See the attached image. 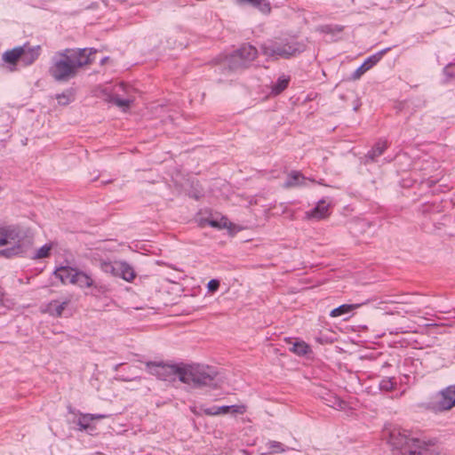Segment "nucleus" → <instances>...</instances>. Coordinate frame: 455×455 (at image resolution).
I'll return each instance as SVG.
<instances>
[{
    "instance_id": "f257e3e1",
    "label": "nucleus",
    "mask_w": 455,
    "mask_h": 455,
    "mask_svg": "<svg viewBox=\"0 0 455 455\" xmlns=\"http://www.w3.org/2000/svg\"><path fill=\"white\" fill-rule=\"evenodd\" d=\"M94 48L65 49L51 60L49 75L57 82H68L78 74L79 68L94 62Z\"/></svg>"
},
{
    "instance_id": "f03ea898",
    "label": "nucleus",
    "mask_w": 455,
    "mask_h": 455,
    "mask_svg": "<svg viewBox=\"0 0 455 455\" xmlns=\"http://www.w3.org/2000/svg\"><path fill=\"white\" fill-rule=\"evenodd\" d=\"M388 443L395 455H446L438 451L433 442H426L416 433L402 427L390 430Z\"/></svg>"
},
{
    "instance_id": "7ed1b4c3",
    "label": "nucleus",
    "mask_w": 455,
    "mask_h": 455,
    "mask_svg": "<svg viewBox=\"0 0 455 455\" xmlns=\"http://www.w3.org/2000/svg\"><path fill=\"white\" fill-rule=\"evenodd\" d=\"M186 381L183 383L193 385L195 387L204 386L217 387L218 372L213 367L198 365L196 367L185 364Z\"/></svg>"
},
{
    "instance_id": "20e7f679",
    "label": "nucleus",
    "mask_w": 455,
    "mask_h": 455,
    "mask_svg": "<svg viewBox=\"0 0 455 455\" xmlns=\"http://www.w3.org/2000/svg\"><path fill=\"white\" fill-rule=\"evenodd\" d=\"M146 368L150 374L161 380L174 381L178 377L182 383L186 381L184 363L148 362Z\"/></svg>"
},
{
    "instance_id": "39448f33",
    "label": "nucleus",
    "mask_w": 455,
    "mask_h": 455,
    "mask_svg": "<svg viewBox=\"0 0 455 455\" xmlns=\"http://www.w3.org/2000/svg\"><path fill=\"white\" fill-rule=\"evenodd\" d=\"M257 55L258 50L254 46L244 44L227 56L226 65L233 72L243 70L251 66Z\"/></svg>"
},
{
    "instance_id": "423d86ee",
    "label": "nucleus",
    "mask_w": 455,
    "mask_h": 455,
    "mask_svg": "<svg viewBox=\"0 0 455 455\" xmlns=\"http://www.w3.org/2000/svg\"><path fill=\"white\" fill-rule=\"evenodd\" d=\"M439 399L428 403L434 412H443L455 406V385L449 386L439 394Z\"/></svg>"
},
{
    "instance_id": "0eeeda50",
    "label": "nucleus",
    "mask_w": 455,
    "mask_h": 455,
    "mask_svg": "<svg viewBox=\"0 0 455 455\" xmlns=\"http://www.w3.org/2000/svg\"><path fill=\"white\" fill-rule=\"evenodd\" d=\"M25 234L18 225L0 226V246L12 243H20Z\"/></svg>"
},
{
    "instance_id": "6e6552de",
    "label": "nucleus",
    "mask_w": 455,
    "mask_h": 455,
    "mask_svg": "<svg viewBox=\"0 0 455 455\" xmlns=\"http://www.w3.org/2000/svg\"><path fill=\"white\" fill-rule=\"evenodd\" d=\"M390 49V47H387L368 57L363 63L354 71L351 78L353 80L359 79L366 71L374 67Z\"/></svg>"
},
{
    "instance_id": "1a4fd4ad",
    "label": "nucleus",
    "mask_w": 455,
    "mask_h": 455,
    "mask_svg": "<svg viewBox=\"0 0 455 455\" xmlns=\"http://www.w3.org/2000/svg\"><path fill=\"white\" fill-rule=\"evenodd\" d=\"M105 270L111 271L114 275L121 276L127 282H132L136 276L133 267L126 262H116L114 265L107 264Z\"/></svg>"
},
{
    "instance_id": "9d476101",
    "label": "nucleus",
    "mask_w": 455,
    "mask_h": 455,
    "mask_svg": "<svg viewBox=\"0 0 455 455\" xmlns=\"http://www.w3.org/2000/svg\"><path fill=\"white\" fill-rule=\"evenodd\" d=\"M261 51L267 57L288 59L289 52L283 49V41H267L261 45Z\"/></svg>"
},
{
    "instance_id": "9b49d317",
    "label": "nucleus",
    "mask_w": 455,
    "mask_h": 455,
    "mask_svg": "<svg viewBox=\"0 0 455 455\" xmlns=\"http://www.w3.org/2000/svg\"><path fill=\"white\" fill-rule=\"evenodd\" d=\"M69 304V299L62 300L52 299L44 306V308L42 311L53 317H61Z\"/></svg>"
},
{
    "instance_id": "f8f14e48",
    "label": "nucleus",
    "mask_w": 455,
    "mask_h": 455,
    "mask_svg": "<svg viewBox=\"0 0 455 455\" xmlns=\"http://www.w3.org/2000/svg\"><path fill=\"white\" fill-rule=\"evenodd\" d=\"M20 47L23 48V54L20 57V62L23 66L32 65L38 59L41 47L39 45L30 46L28 43L24 44Z\"/></svg>"
},
{
    "instance_id": "ddd939ff",
    "label": "nucleus",
    "mask_w": 455,
    "mask_h": 455,
    "mask_svg": "<svg viewBox=\"0 0 455 455\" xmlns=\"http://www.w3.org/2000/svg\"><path fill=\"white\" fill-rule=\"evenodd\" d=\"M329 208L330 205L326 204L325 200L321 199L316 205L309 212H307L306 214L307 219H315L317 220H323L330 215Z\"/></svg>"
},
{
    "instance_id": "4468645a",
    "label": "nucleus",
    "mask_w": 455,
    "mask_h": 455,
    "mask_svg": "<svg viewBox=\"0 0 455 455\" xmlns=\"http://www.w3.org/2000/svg\"><path fill=\"white\" fill-rule=\"evenodd\" d=\"M388 144L387 140H378L371 150L365 155V163H374L377 161V158L383 155V153L387 148Z\"/></svg>"
},
{
    "instance_id": "2eb2a0df",
    "label": "nucleus",
    "mask_w": 455,
    "mask_h": 455,
    "mask_svg": "<svg viewBox=\"0 0 455 455\" xmlns=\"http://www.w3.org/2000/svg\"><path fill=\"white\" fill-rule=\"evenodd\" d=\"M23 48L17 46L12 50L6 51L3 53L2 60L12 66H16L20 61V57L23 54Z\"/></svg>"
},
{
    "instance_id": "dca6fc26",
    "label": "nucleus",
    "mask_w": 455,
    "mask_h": 455,
    "mask_svg": "<svg viewBox=\"0 0 455 455\" xmlns=\"http://www.w3.org/2000/svg\"><path fill=\"white\" fill-rule=\"evenodd\" d=\"M288 343H290L291 345V347L289 348L290 351L299 356H305L312 352L309 345H307L305 341H302V340L292 341L291 339H289Z\"/></svg>"
},
{
    "instance_id": "f3484780",
    "label": "nucleus",
    "mask_w": 455,
    "mask_h": 455,
    "mask_svg": "<svg viewBox=\"0 0 455 455\" xmlns=\"http://www.w3.org/2000/svg\"><path fill=\"white\" fill-rule=\"evenodd\" d=\"M306 178L302 175L301 172L298 171H292L287 177L283 184V188H290L294 187H299L305 185Z\"/></svg>"
},
{
    "instance_id": "a211bd4d",
    "label": "nucleus",
    "mask_w": 455,
    "mask_h": 455,
    "mask_svg": "<svg viewBox=\"0 0 455 455\" xmlns=\"http://www.w3.org/2000/svg\"><path fill=\"white\" fill-rule=\"evenodd\" d=\"M283 49L289 52L288 59L294 57L306 50V45L298 41L283 42Z\"/></svg>"
},
{
    "instance_id": "6ab92c4d",
    "label": "nucleus",
    "mask_w": 455,
    "mask_h": 455,
    "mask_svg": "<svg viewBox=\"0 0 455 455\" xmlns=\"http://www.w3.org/2000/svg\"><path fill=\"white\" fill-rule=\"evenodd\" d=\"M70 283L77 284L80 287H91L93 285L92 279L82 271H76L70 279Z\"/></svg>"
},
{
    "instance_id": "aec40b11",
    "label": "nucleus",
    "mask_w": 455,
    "mask_h": 455,
    "mask_svg": "<svg viewBox=\"0 0 455 455\" xmlns=\"http://www.w3.org/2000/svg\"><path fill=\"white\" fill-rule=\"evenodd\" d=\"M76 270H75L73 267L68 266H62L58 267L53 275L56 278H59L62 283H70V279H72V276Z\"/></svg>"
},
{
    "instance_id": "412c9836",
    "label": "nucleus",
    "mask_w": 455,
    "mask_h": 455,
    "mask_svg": "<svg viewBox=\"0 0 455 455\" xmlns=\"http://www.w3.org/2000/svg\"><path fill=\"white\" fill-rule=\"evenodd\" d=\"M266 447L267 451L262 452V455H273L275 453L285 452L286 451L290 450L288 446H285L283 443L274 440L267 441L266 443Z\"/></svg>"
},
{
    "instance_id": "4be33fe9",
    "label": "nucleus",
    "mask_w": 455,
    "mask_h": 455,
    "mask_svg": "<svg viewBox=\"0 0 455 455\" xmlns=\"http://www.w3.org/2000/svg\"><path fill=\"white\" fill-rule=\"evenodd\" d=\"M240 4H249L258 8L263 13H269L271 11L270 4L267 0H235Z\"/></svg>"
},
{
    "instance_id": "5701e85b",
    "label": "nucleus",
    "mask_w": 455,
    "mask_h": 455,
    "mask_svg": "<svg viewBox=\"0 0 455 455\" xmlns=\"http://www.w3.org/2000/svg\"><path fill=\"white\" fill-rule=\"evenodd\" d=\"M290 76L282 75L278 77L277 81L273 84L271 88V92L274 95H278L282 93L289 85Z\"/></svg>"
},
{
    "instance_id": "b1692460",
    "label": "nucleus",
    "mask_w": 455,
    "mask_h": 455,
    "mask_svg": "<svg viewBox=\"0 0 455 455\" xmlns=\"http://www.w3.org/2000/svg\"><path fill=\"white\" fill-rule=\"evenodd\" d=\"M359 307H360L359 304H355V305L343 304V305L339 306L338 307L333 308L330 313V316L331 317L342 316V315L350 314L353 311V309L357 308Z\"/></svg>"
},
{
    "instance_id": "393cba45",
    "label": "nucleus",
    "mask_w": 455,
    "mask_h": 455,
    "mask_svg": "<svg viewBox=\"0 0 455 455\" xmlns=\"http://www.w3.org/2000/svg\"><path fill=\"white\" fill-rule=\"evenodd\" d=\"M212 228H215L218 229L227 228H228V224H231L227 217L221 216L220 218H215L211 216L204 220Z\"/></svg>"
},
{
    "instance_id": "a878e982",
    "label": "nucleus",
    "mask_w": 455,
    "mask_h": 455,
    "mask_svg": "<svg viewBox=\"0 0 455 455\" xmlns=\"http://www.w3.org/2000/svg\"><path fill=\"white\" fill-rule=\"evenodd\" d=\"M218 415L220 414H243L246 411V407L244 405H223L218 406Z\"/></svg>"
},
{
    "instance_id": "bb28decb",
    "label": "nucleus",
    "mask_w": 455,
    "mask_h": 455,
    "mask_svg": "<svg viewBox=\"0 0 455 455\" xmlns=\"http://www.w3.org/2000/svg\"><path fill=\"white\" fill-rule=\"evenodd\" d=\"M92 417L90 413L88 414H81V416L77 419V425L79 426L80 430L84 431H92L96 427L92 424Z\"/></svg>"
},
{
    "instance_id": "cd10ccee",
    "label": "nucleus",
    "mask_w": 455,
    "mask_h": 455,
    "mask_svg": "<svg viewBox=\"0 0 455 455\" xmlns=\"http://www.w3.org/2000/svg\"><path fill=\"white\" fill-rule=\"evenodd\" d=\"M12 247L0 250V256L4 258H12L22 252V248L20 243H14Z\"/></svg>"
},
{
    "instance_id": "c85d7f7f",
    "label": "nucleus",
    "mask_w": 455,
    "mask_h": 455,
    "mask_svg": "<svg viewBox=\"0 0 455 455\" xmlns=\"http://www.w3.org/2000/svg\"><path fill=\"white\" fill-rule=\"evenodd\" d=\"M396 381L395 378H384L380 380L379 387L381 391H392L396 388Z\"/></svg>"
},
{
    "instance_id": "c756f323",
    "label": "nucleus",
    "mask_w": 455,
    "mask_h": 455,
    "mask_svg": "<svg viewBox=\"0 0 455 455\" xmlns=\"http://www.w3.org/2000/svg\"><path fill=\"white\" fill-rule=\"evenodd\" d=\"M52 249V246L51 243H45L41 248L36 250L35 254L32 256V259H40L48 258L51 255Z\"/></svg>"
},
{
    "instance_id": "7c9ffc66",
    "label": "nucleus",
    "mask_w": 455,
    "mask_h": 455,
    "mask_svg": "<svg viewBox=\"0 0 455 455\" xmlns=\"http://www.w3.org/2000/svg\"><path fill=\"white\" fill-rule=\"evenodd\" d=\"M111 101L117 107L123 108L124 111L128 109L132 104L133 100L130 99H122L118 95H114L111 98Z\"/></svg>"
},
{
    "instance_id": "2f4dec72",
    "label": "nucleus",
    "mask_w": 455,
    "mask_h": 455,
    "mask_svg": "<svg viewBox=\"0 0 455 455\" xmlns=\"http://www.w3.org/2000/svg\"><path fill=\"white\" fill-rule=\"evenodd\" d=\"M56 99L58 100V103L62 106L68 105L74 100L73 94L70 91H67L66 92L57 94Z\"/></svg>"
},
{
    "instance_id": "473e14b6",
    "label": "nucleus",
    "mask_w": 455,
    "mask_h": 455,
    "mask_svg": "<svg viewBox=\"0 0 455 455\" xmlns=\"http://www.w3.org/2000/svg\"><path fill=\"white\" fill-rule=\"evenodd\" d=\"M220 285V280H218V279L210 280L207 284L208 291L212 292V293L216 292L219 290Z\"/></svg>"
},
{
    "instance_id": "72a5a7b5",
    "label": "nucleus",
    "mask_w": 455,
    "mask_h": 455,
    "mask_svg": "<svg viewBox=\"0 0 455 455\" xmlns=\"http://www.w3.org/2000/svg\"><path fill=\"white\" fill-rule=\"evenodd\" d=\"M355 228L364 229L365 228H370L371 223L365 220H359L354 222Z\"/></svg>"
},
{
    "instance_id": "f704fd0d",
    "label": "nucleus",
    "mask_w": 455,
    "mask_h": 455,
    "mask_svg": "<svg viewBox=\"0 0 455 455\" xmlns=\"http://www.w3.org/2000/svg\"><path fill=\"white\" fill-rule=\"evenodd\" d=\"M444 73L446 76L450 77L455 76V63L454 64H449L444 68Z\"/></svg>"
},
{
    "instance_id": "c9c22d12",
    "label": "nucleus",
    "mask_w": 455,
    "mask_h": 455,
    "mask_svg": "<svg viewBox=\"0 0 455 455\" xmlns=\"http://www.w3.org/2000/svg\"><path fill=\"white\" fill-rule=\"evenodd\" d=\"M218 406H212L210 408L203 409L204 414L208 416H217L218 415Z\"/></svg>"
},
{
    "instance_id": "e433bc0d",
    "label": "nucleus",
    "mask_w": 455,
    "mask_h": 455,
    "mask_svg": "<svg viewBox=\"0 0 455 455\" xmlns=\"http://www.w3.org/2000/svg\"><path fill=\"white\" fill-rule=\"evenodd\" d=\"M336 402L334 403V405L338 406L339 409H344L345 408V405H346V403L339 399V398H335Z\"/></svg>"
},
{
    "instance_id": "4c0bfd02",
    "label": "nucleus",
    "mask_w": 455,
    "mask_h": 455,
    "mask_svg": "<svg viewBox=\"0 0 455 455\" xmlns=\"http://www.w3.org/2000/svg\"><path fill=\"white\" fill-rule=\"evenodd\" d=\"M91 416L92 417V420H94V419H105V418L108 417L105 414H91Z\"/></svg>"
},
{
    "instance_id": "58836bf2",
    "label": "nucleus",
    "mask_w": 455,
    "mask_h": 455,
    "mask_svg": "<svg viewBox=\"0 0 455 455\" xmlns=\"http://www.w3.org/2000/svg\"><path fill=\"white\" fill-rule=\"evenodd\" d=\"M94 289L97 290L98 292H105V291H106L105 287H102V286L98 287L95 285Z\"/></svg>"
},
{
    "instance_id": "ea45409f",
    "label": "nucleus",
    "mask_w": 455,
    "mask_h": 455,
    "mask_svg": "<svg viewBox=\"0 0 455 455\" xmlns=\"http://www.w3.org/2000/svg\"><path fill=\"white\" fill-rule=\"evenodd\" d=\"M108 57H104L101 60H100V64L101 65H104L108 60Z\"/></svg>"
},
{
    "instance_id": "a19ab883",
    "label": "nucleus",
    "mask_w": 455,
    "mask_h": 455,
    "mask_svg": "<svg viewBox=\"0 0 455 455\" xmlns=\"http://www.w3.org/2000/svg\"><path fill=\"white\" fill-rule=\"evenodd\" d=\"M121 365H122V363H119V364L115 365L114 370H115V371H117V370H118V368H119Z\"/></svg>"
},
{
    "instance_id": "79ce46f5",
    "label": "nucleus",
    "mask_w": 455,
    "mask_h": 455,
    "mask_svg": "<svg viewBox=\"0 0 455 455\" xmlns=\"http://www.w3.org/2000/svg\"><path fill=\"white\" fill-rule=\"evenodd\" d=\"M383 366L387 367V366H389V364L387 363H385V364Z\"/></svg>"
},
{
    "instance_id": "37998d69",
    "label": "nucleus",
    "mask_w": 455,
    "mask_h": 455,
    "mask_svg": "<svg viewBox=\"0 0 455 455\" xmlns=\"http://www.w3.org/2000/svg\"><path fill=\"white\" fill-rule=\"evenodd\" d=\"M433 184H434V182H433V181H430L429 187H432V186H433Z\"/></svg>"
}]
</instances>
